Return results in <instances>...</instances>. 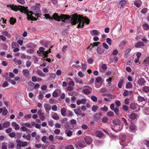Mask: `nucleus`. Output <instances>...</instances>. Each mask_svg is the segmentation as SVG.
I'll list each match as a JSON object with an SVG mask.
<instances>
[{
	"label": "nucleus",
	"mask_w": 149,
	"mask_h": 149,
	"mask_svg": "<svg viewBox=\"0 0 149 149\" xmlns=\"http://www.w3.org/2000/svg\"><path fill=\"white\" fill-rule=\"evenodd\" d=\"M10 8L15 11H17V10H19L22 13H24V14H26L27 15V19L28 20L31 21H36L37 19L36 17H34L32 15H34L37 17H38V14H35L33 12L31 11H29L27 9V7H25L22 6H18V7L17 6H14V5L11 6H10Z\"/></svg>",
	"instance_id": "nucleus-1"
},
{
	"label": "nucleus",
	"mask_w": 149,
	"mask_h": 149,
	"mask_svg": "<svg viewBox=\"0 0 149 149\" xmlns=\"http://www.w3.org/2000/svg\"><path fill=\"white\" fill-rule=\"evenodd\" d=\"M44 15L46 19H53L54 20L57 21H59L61 20L63 22H65L66 20L70 18V17L68 15L61 14L60 15H59L57 13H55L53 14V18L50 17V15L49 14H45Z\"/></svg>",
	"instance_id": "nucleus-2"
},
{
	"label": "nucleus",
	"mask_w": 149,
	"mask_h": 149,
	"mask_svg": "<svg viewBox=\"0 0 149 149\" xmlns=\"http://www.w3.org/2000/svg\"><path fill=\"white\" fill-rule=\"evenodd\" d=\"M69 16L70 18L67 20L70 19L71 23L72 25L76 24L79 23L77 27L78 28L81 27V24L83 19V17L81 15H78L77 14L75 13L72 15L71 17L70 16Z\"/></svg>",
	"instance_id": "nucleus-3"
},
{
	"label": "nucleus",
	"mask_w": 149,
	"mask_h": 149,
	"mask_svg": "<svg viewBox=\"0 0 149 149\" xmlns=\"http://www.w3.org/2000/svg\"><path fill=\"white\" fill-rule=\"evenodd\" d=\"M127 117H129V120L132 121V120L135 119L137 118V115L134 113H131L127 115Z\"/></svg>",
	"instance_id": "nucleus-4"
},
{
	"label": "nucleus",
	"mask_w": 149,
	"mask_h": 149,
	"mask_svg": "<svg viewBox=\"0 0 149 149\" xmlns=\"http://www.w3.org/2000/svg\"><path fill=\"white\" fill-rule=\"evenodd\" d=\"M84 140L86 143L88 144H90L93 141L92 138L89 136H86Z\"/></svg>",
	"instance_id": "nucleus-5"
},
{
	"label": "nucleus",
	"mask_w": 149,
	"mask_h": 149,
	"mask_svg": "<svg viewBox=\"0 0 149 149\" xmlns=\"http://www.w3.org/2000/svg\"><path fill=\"white\" fill-rule=\"evenodd\" d=\"M127 3V1L125 0H122L120 1L119 3L118 7L120 8H123V6L125 5Z\"/></svg>",
	"instance_id": "nucleus-6"
},
{
	"label": "nucleus",
	"mask_w": 149,
	"mask_h": 149,
	"mask_svg": "<svg viewBox=\"0 0 149 149\" xmlns=\"http://www.w3.org/2000/svg\"><path fill=\"white\" fill-rule=\"evenodd\" d=\"M104 49L100 46H98L97 49V52L99 54H101L104 52Z\"/></svg>",
	"instance_id": "nucleus-7"
},
{
	"label": "nucleus",
	"mask_w": 149,
	"mask_h": 149,
	"mask_svg": "<svg viewBox=\"0 0 149 149\" xmlns=\"http://www.w3.org/2000/svg\"><path fill=\"white\" fill-rule=\"evenodd\" d=\"M138 84L140 85H143L146 83V81L144 79L140 78L138 81Z\"/></svg>",
	"instance_id": "nucleus-8"
},
{
	"label": "nucleus",
	"mask_w": 149,
	"mask_h": 149,
	"mask_svg": "<svg viewBox=\"0 0 149 149\" xmlns=\"http://www.w3.org/2000/svg\"><path fill=\"white\" fill-rule=\"evenodd\" d=\"M95 134L99 138L102 137L104 136V133H103L100 131L97 130L95 132Z\"/></svg>",
	"instance_id": "nucleus-9"
},
{
	"label": "nucleus",
	"mask_w": 149,
	"mask_h": 149,
	"mask_svg": "<svg viewBox=\"0 0 149 149\" xmlns=\"http://www.w3.org/2000/svg\"><path fill=\"white\" fill-rule=\"evenodd\" d=\"M144 44L143 42H139L135 43V46L136 47L138 48L141 46H144Z\"/></svg>",
	"instance_id": "nucleus-10"
},
{
	"label": "nucleus",
	"mask_w": 149,
	"mask_h": 149,
	"mask_svg": "<svg viewBox=\"0 0 149 149\" xmlns=\"http://www.w3.org/2000/svg\"><path fill=\"white\" fill-rule=\"evenodd\" d=\"M113 123L116 125H119L120 124V120L117 118L115 119L112 120Z\"/></svg>",
	"instance_id": "nucleus-11"
},
{
	"label": "nucleus",
	"mask_w": 149,
	"mask_h": 149,
	"mask_svg": "<svg viewBox=\"0 0 149 149\" xmlns=\"http://www.w3.org/2000/svg\"><path fill=\"white\" fill-rule=\"evenodd\" d=\"M12 125L13 127H15V130H18L19 128V125L16 122H13L12 123Z\"/></svg>",
	"instance_id": "nucleus-12"
},
{
	"label": "nucleus",
	"mask_w": 149,
	"mask_h": 149,
	"mask_svg": "<svg viewBox=\"0 0 149 149\" xmlns=\"http://www.w3.org/2000/svg\"><path fill=\"white\" fill-rule=\"evenodd\" d=\"M64 126L65 128L66 129H70L72 130L74 127V126H71V124H70L68 123H67L64 124Z\"/></svg>",
	"instance_id": "nucleus-13"
},
{
	"label": "nucleus",
	"mask_w": 149,
	"mask_h": 149,
	"mask_svg": "<svg viewBox=\"0 0 149 149\" xmlns=\"http://www.w3.org/2000/svg\"><path fill=\"white\" fill-rule=\"evenodd\" d=\"M142 90L146 93L148 94L149 93V87L144 86L142 87Z\"/></svg>",
	"instance_id": "nucleus-14"
},
{
	"label": "nucleus",
	"mask_w": 149,
	"mask_h": 149,
	"mask_svg": "<svg viewBox=\"0 0 149 149\" xmlns=\"http://www.w3.org/2000/svg\"><path fill=\"white\" fill-rule=\"evenodd\" d=\"M92 91V90H90L88 89H84L82 90V92L85 95H88L91 92L90 91Z\"/></svg>",
	"instance_id": "nucleus-15"
},
{
	"label": "nucleus",
	"mask_w": 149,
	"mask_h": 149,
	"mask_svg": "<svg viewBox=\"0 0 149 149\" xmlns=\"http://www.w3.org/2000/svg\"><path fill=\"white\" fill-rule=\"evenodd\" d=\"M138 105L134 103H131L130 104V108L132 110L135 109L137 107Z\"/></svg>",
	"instance_id": "nucleus-16"
},
{
	"label": "nucleus",
	"mask_w": 149,
	"mask_h": 149,
	"mask_svg": "<svg viewBox=\"0 0 149 149\" xmlns=\"http://www.w3.org/2000/svg\"><path fill=\"white\" fill-rule=\"evenodd\" d=\"M65 134L68 137L71 136L72 134V132L70 130H66L65 132Z\"/></svg>",
	"instance_id": "nucleus-17"
},
{
	"label": "nucleus",
	"mask_w": 149,
	"mask_h": 149,
	"mask_svg": "<svg viewBox=\"0 0 149 149\" xmlns=\"http://www.w3.org/2000/svg\"><path fill=\"white\" fill-rule=\"evenodd\" d=\"M90 32L91 34L92 35H94V36H97L99 34V33L97 30L94 29Z\"/></svg>",
	"instance_id": "nucleus-18"
},
{
	"label": "nucleus",
	"mask_w": 149,
	"mask_h": 149,
	"mask_svg": "<svg viewBox=\"0 0 149 149\" xmlns=\"http://www.w3.org/2000/svg\"><path fill=\"white\" fill-rule=\"evenodd\" d=\"M23 74L26 77H28L29 74V72L28 69H24L22 70Z\"/></svg>",
	"instance_id": "nucleus-19"
},
{
	"label": "nucleus",
	"mask_w": 149,
	"mask_h": 149,
	"mask_svg": "<svg viewBox=\"0 0 149 149\" xmlns=\"http://www.w3.org/2000/svg\"><path fill=\"white\" fill-rule=\"evenodd\" d=\"M44 106L46 111H49L51 109V106L48 104H45Z\"/></svg>",
	"instance_id": "nucleus-20"
},
{
	"label": "nucleus",
	"mask_w": 149,
	"mask_h": 149,
	"mask_svg": "<svg viewBox=\"0 0 149 149\" xmlns=\"http://www.w3.org/2000/svg\"><path fill=\"white\" fill-rule=\"evenodd\" d=\"M52 118L55 120H58L60 118L59 116L56 113H54L52 115Z\"/></svg>",
	"instance_id": "nucleus-21"
},
{
	"label": "nucleus",
	"mask_w": 149,
	"mask_h": 149,
	"mask_svg": "<svg viewBox=\"0 0 149 149\" xmlns=\"http://www.w3.org/2000/svg\"><path fill=\"white\" fill-rule=\"evenodd\" d=\"M124 82V79H120L118 84V87L120 88H121L122 87V85Z\"/></svg>",
	"instance_id": "nucleus-22"
},
{
	"label": "nucleus",
	"mask_w": 149,
	"mask_h": 149,
	"mask_svg": "<svg viewBox=\"0 0 149 149\" xmlns=\"http://www.w3.org/2000/svg\"><path fill=\"white\" fill-rule=\"evenodd\" d=\"M2 34L6 36L8 38H10L11 37L10 35L8 33L7 31H3L2 33Z\"/></svg>",
	"instance_id": "nucleus-23"
},
{
	"label": "nucleus",
	"mask_w": 149,
	"mask_h": 149,
	"mask_svg": "<svg viewBox=\"0 0 149 149\" xmlns=\"http://www.w3.org/2000/svg\"><path fill=\"white\" fill-rule=\"evenodd\" d=\"M38 74L41 77H45V74L43 73L40 70L37 71Z\"/></svg>",
	"instance_id": "nucleus-24"
},
{
	"label": "nucleus",
	"mask_w": 149,
	"mask_h": 149,
	"mask_svg": "<svg viewBox=\"0 0 149 149\" xmlns=\"http://www.w3.org/2000/svg\"><path fill=\"white\" fill-rule=\"evenodd\" d=\"M138 100L139 101V102H142L145 101V99L143 97L139 95L138 97Z\"/></svg>",
	"instance_id": "nucleus-25"
},
{
	"label": "nucleus",
	"mask_w": 149,
	"mask_h": 149,
	"mask_svg": "<svg viewBox=\"0 0 149 149\" xmlns=\"http://www.w3.org/2000/svg\"><path fill=\"white\" fill-rule=\"evenodd\" d=\"M113 111L115 112V114L116 115H118L119 112V108L118 107H116L113 110Z\"/></svg>",
	"instance_id": "nucleus-26"
},
{
	"label": "nucleus",
	"mask_w": 149,
	"mask_h": 149,
	"mask_svg": "<svg viewBox=\"0 0 149 149\" xmlns=\"http://www.w3.org/2000/svg\"><path fill=\"white\" fill-rule=\"evenodd\" d=\"M132 85L131 82H129L127 83L125 86V87L126 88H132Z\"/></svg>",
	"instance_id": "nucleus-27"
},
{
	"label": "nucleus",
	"mask_w": 149,
	"mask_h": 149,
	"mask_svg": "<svg viewBox=\"0 0 149 149\" xmlns=\"http://www.w3.org/2000/svg\"><path fill=\"white\" fill-rule=\"evenodd\" d=\"M10 22L11 24H14L16 22V19L15 18L13 17L10 18Z\"/></svg>",
	"instance_id": "nucleus-28"
},
{
	"label": "nucleus",
	"mask_w": 149,
	"mask_h": 149,
	"mask_svg": "<svg viewBox=\"0 0 149 149\" xmlns=\"http://www.w3.org/2000/svg\"><path fill=\"white\" fill-rule=\"evenodd\" d=\"M10 125V123L9 122H6L4 123L3 124V127L4 128H6L9 127Z\"/></svg>",
	"instance_id": "nucleus-29"
},
{
	"label": "nucleus",
	"mask_w": 149,
	"mask_h": 149,
	"mask_svg": "<svg viewBox=\"0 0 149 149\" xmlns=\"http://www.w3.org/2000/svg\"><path fill=\"white\" fill-rule=\"evenodd\" d=\"M143 29L145 30H147L149 29V25L147 24H145L142 25Z\"/></svg>",
	"instance_id": "nucleus-30"
},
{
	"label": "nucleus",
	"mask_w": 149,
	"mask_h": 149,
	"mask_svg": "<svg viewBox=\"0 0 149 149\" xmlns=\"http://www.w3.org/2000/svg\"><path fill=\"white\" fill-rule=\"evenodd\" d=\"M135 126L134 124H132L129 126L130 130V131L133 132L135 129Z\"/></svg>",
	"instance_id": "nucleus-31"
},
{
	"label": "nucleus",
	"mask_w": 149,
	"mask_h": 149,
	"mask_svg": "<svg viewBox=\"0 0 149 149\" xmlns=\"http://www.w3.org/2000/svg\"><path fill=\"white\" fill-rule=\"evenodd\" d=\"M66 109L65 108H63L61 109V115L63 116H65V113L66 112Z\"/></svg>",
	"instance_id": "nucleus-32"
},
{
	"label": "nucleus",
	"mask_w": 149,
	"mask_h": 149,
	"mask_svg": "<svg viewBox=\"0 0 149 149\" xmlns=\"http://www.w3.org/2000/svg\"><path fill=\"white\" fill-rule=\"evenodd\" d=\"M74 113L80 115V114L81 112V110L79 109H74Z\"/></svg>",
	"instance_id": "nucleus-33"
},
{
	"label": "nucleus",
	"mask_w": 149,
	"mask_h": 149,
	"mask_svg": "<svg viewBox=\"0 0 149 149\" xmlns=\"http://www.w3.org/2000/svg\"><path fill=\"white\" fill-rule=\"evenodd\" d=\"M120 139L122 142H124L125 140L126 136L124 135H121L120 136Z\"/></svg>",
	"instance_id": "nucleus-34"
},
{
	"label": "nucleus",
	"mask_w": 149,
	"mask_h": 149,
	"mask_svg": "<svg viewBox=\"0 0 149 149\" xmlns=\"http://www.w3.org/2000/svg\"><path fill=\"white\" fill-rule=\"evenodd\" d=\"M112 78L111 77H109L108 79H107L106 80L107 82H108V85L109 86H110L111 84V82L112 81Z\"/></svg>",
	"instance_id": "nucleus-35"
},
{
	"label": "nucleus",
	"mask_w": 149,
	"mask_h": 149,
	"mask_svg": "<svg viewBox=\"0 0 149 149\" xmlns=\"http://www.w3.org/2000/svg\"><path fill=\"white\" fill-rule=\"evenodd\" d=\"M98 108L97 106L93 105L92 108V110L94 112H95Z\"/></svg>",
	"instance_id": "nucleus-36"
},
{
	"label": "nucleus",
	"mask_w": 149,
	"mask_h": 149,
	"mask_svg": "<svg viewBox=\"0 0 149 149\" xmlns=\"http://www.w3.org/2000/svg\"><path fill=\"white\" fill-rule=\"evenodd\" d=\"M7 143H2V149H8L7 147Z\"/></svg>",
	"instance_id": "nucleus-37"
},
{
	"label": "nucleus",
	"mask_w": 149,
	"mask_h": 149,
	"mask_svg": "<svg viewBox=\"0 0 149 149\" xmlns=\"http://www.w3.org/2000/svg\"><path fill=\"white\" fill-rule=\"evenodd\" d=\"M68 93L69 95L73 96H74L73 95H76L75 94H77V93L75 91H72L69 92Z\"/></svg>",
	"instance_id": "nucleus-38"
},
{
	"label": "nucleus",
	"mask_w": 149,
	"mask_h": 149,
	"mask_svg": "<svg viewBox=\"0 0 149 149\" xmlns=\"http://www.w3.org/2000/svg\"><path fill=\"white\" fill-rule=\"evenodd\" d=\"M56 75L54 73H52L50 76L49 79L51 80H54L56 77Z\"/></svg>",
	"instance_id": "nucleus-39"
},
{
	"label": "nucleus",
	"mask_w": 149,
	"mask_h": 149,
	"mask_svg": "<svg viewBox=\"0 0 149 149\" xmlns=\"http://www.w3.org/2000/svg\"><path fill=\"white\" fill-rule=\"evenodd\" d=\"M108 109V108L105 105H104V107L100 108L101 110L102 111L105 112L107 111Z\"/></svg>",
	"instance_id": "nucleus-40"
},
{
	"label": "nucleus",
	"mask_w": 149,
	"mask_h": 149,
	"mask_svg": "<svg viewBox=\"0 0 149 149\" xmlns=\"http://www.w3.org/2000/svg\"><path fill=\"white\" fill-rule=\"evenodd\" d=\"M91 99L94 102H96L97 101V97L94 95L92 96L91 97Z\"/></svg>",
	"instance_id": "nucleus-41"
},
{
	"label": "nucleus",
	"mask_w": 149,
	"mask_h": 149,
	"mask_svg": "<svg viewBox=\"0 0 149 149\" xmlns=\"http://www.w3.org/2000/svg\"><path fill=\"white\" fill-rule=\"evenodd\" d=\"M114 115L113 112L112 111H110L108 112L107 113V115L109 117L113 116Z\"/></svg>",
	"instance_id": "nucleus-42"
},
{
	"label": "nucleus",
	"mask_w": 149,
	"mask_h": 149,
	"mask_svg": "<svg viewBox=\"0 0 149 149\" xmlns=\"http://www.w3.org/2000/svg\"><path fill=\"white\" fill-rule=\"evenodd\" d=\"M143 143L144 144L149 147V140H146L143 141Z\"/></svg>",
	"instance_id": "nucleus-43"
},
{
	"label": "nucleus",
	"mask_w": 149,
	"mask_h": 149,
	"mask_svg": "<svg viewBox=\"0 0 149 149\" xmlns=\"http://www.w3.org/2000/svg\"><path fill=\"white\" fill-rule=\"evenodd\" d=\"M75 81L77 83H79V84H82L83 83V81L81 80L79 81L77 77H75L74 78Z\"/></svg>",
	"instance_id": "nucleus-44"
},
{
	"label": "nucleus",
	"mask_w": 149,
	"mask_h": 149,
	"mask_svg": "<svg viewBox=\"0 0 149 149\" xmlns=\"http://www.w3.org/2000/svg\"><path fill=\"white\" fill-rule=\"evenodd\" d=\"M71 126H74L73 125H75L77 124V122L75 120L72 119L71 120Z\"/></svg>",
	"instance_id": "nucleus-45"
},
{
	"label": "nucleus",
	"mask_w": 149,
	"mask_h": 149,
	"mask_svg": "<svg viewBox=\"0 0 149 149\" xmlns=\"http://www.w3.org/2000/svg\"><path fill=\"white\" fill-rule=\"evenodd\" d=\"M115 104L117 106V107H120L121 104V103L120 101L118 100H116L115 102Z\"/></svg>",
	"instance_id": "nucleus-46"
},
{
	"label": "nucleus",
	"mask_w": 149,
	"mask_h": 149,
	"mask_svg": "<svg viewBox=\"0 0 149 149\" xmlns=\"http://www.w3.org/2000/svg\"><path fill=\"white\" fill-rule=\"evenodd\" d=\"M44 113H43L39 115V117L40 119L42 120H43L45 118L44 116Z\"/></svg>",
	"instance_id": "nucleus-47"
},
{
	"label": "nucleus",
	"mask_w": 149,
	"mask_h": 149,
	"mask_svg": "<svg viewBox=\"0 0 149 149\" xmlns=\"http://www.w3.org/2000/svg\"><path fill=\"white\" fill-rule=\"evenodd\" d=\"M55 138L56 139L59 140H63V138L61 136H55Z\"/></svg>",
	"instance_id": "nucleus-48"
},
{
	"label": "nucleus",
	"mask_w": 149,
	"mask_h": 149,
	"mask_svg": "<svg viewBox=\"0 0 149 149\" xmlns=\"http://www.w3.org/2000/svg\"><path fill=\"white\" fill-rule=\"evenodd\" d=\"M79 145L80 147L82 148H84L85 146V143L83 141H82L80 142V144H79Z\"/></svg>",
	"instance_id": "nucleus-49"
},
{
	"label": "nucleus",
	"mask_w": 149,
	"mask_h": 149,
	"mask_svg": "<svg viewBox=\"0 0 149 149\" xmlns=\"http://www.w3.org/2000/svg\"><path fill=\"white\" fill-rule=\"evenodd\" d=\"M123 109L124 111H127L128 110L129 108L128 106L124 105L123 106Z\"/></svg>",
	"instance_id": "nucleus-50"
},
{
	"label": "nucleus",
	"mask_w": 149,
	"mask_h": 149,
	"mask_svg": "<svg viewBox=\"0 0 149 149\" xmlns=\"http://www.w3.org/2000/svg\"><path fill=\"white\" fill-rule=\"evenodd\" d=\"M49 53L48 51L47 50L44 52L43 54V55L45 56L44 58L47 57L48 56L47 55Z\"/></svg>",
	"instance_id": "nucleus-51"
},
{
	"label": "nucleus",
	"mask_w": 149,
	"mask_h": 149,
	"mask_svg": "<svg viewBox=\"0 0 149 149\" xmlns=\"http://www.w3.org/2000/svg\"><path fill=\"white\" fill-rule=\"evenodd\" d=\"M9 136L11 137H15L16 136V134L14 132H13L9 134Z\"/></svg>",
	"instance_id": "nucleus-52"
},
{
	"label": "nucleus",
	"mask_w": 149,
	"mask_h": 149,
	"mask_svg": "<svg viewBox=\"0 0 149 149\" xmlns=\"http://www.w3.org/2000/svg\"><path fill=\"white\" fill-rule=\"evenodd\" d=\"M102 122L104 123H106L107 122L108 119L107 117H105L102 119Z\"/></svg>",
	"instance_id": "nucleus-53"
},
{
	"label": "nucleus",
	"mask_w": 149,
	"mask_h": 149,
	"mask_svg": "<svg viewBox=\"0 0 149 149\" xmlns=\"http://www.w3.org/2000/svg\"><path fill=\"white\" fill-rule=\"evenodd\" d=\"M129 93L128 91L127 90H125L124 92L123 93V95L124 96H126L129 95Z\"/></svg>",
	"instance_id": "nucleus-54"
},
{
	"label": "nucleus",
	"mask_w": 149,
	"mask_h": 149,
	"mask_svg": "<svg viewBox=\"0 0 149 149\" xmlns=\"http://www.w3.org/2000/svg\"><path fill=\"white\" fill-rule=\"evenodd\" d=\"M67 119L66 118H63L61 120V123L62 124L66 123H67Z\"/></svg>",
	"instance_id": "nucleus-55"
},
{
	"label": "nucleus",
	"mask_w": 149,
	"mask_h": 149,
	"mask_svg": "<svg viewBox=\"0 0 149 149\" xmlns=\"http://www.w3.org/2000/svg\"><path fill=\"white\" fill-rule=\"evenodd\" d=\"M65 149H74V148L72 145H69L66 147Z\"/></svg>",
	"instance_id": "nucleus-56"
},
{
	"label": "nucleus",
	"mask_w": 149,
	"mask_h": 149,
	"mask_svg": "<svg viewBox=\"0 0 149 149\" xmlns=\"http://www.w3.org/2000/svg\"><path fill=\"white\" fill-rule=\"evenodd\" d=\"M9 85V84L7 81H5L3 83L2 86L3 88H5Z\"/></svg>",
	"instance_id": "nucleus-57"
},
{
	"label": "nucleus",
	"mask_w": 149,
	"mask_h": 149,
	"mask_svg": "<svg viewBox=\"0 0 149 149\" xmlns=\"http://www.w3.org/2000/svg\"><path fill=\"white\" fill-rule=\"evenodd\" d=\"M54 132L56 134H58L60 132V130L59 129H56L54 131Z\"/></svg>",
	"instance_id": "nucleus-58"
},
{
	"label": "nucleus",
	"mask_w": 149,
	"mask_h": 149,
	"mask_svg": "<svg viewBox=\"0 0 149 149\" xmlns=\"http://www.w3.org/2000/svg\"><path fill=\"white\" fill-rule=\"evenodd\" d=\"M101 115V113H97L96 114L95 116V117L96 120H98L99 119V117Z\"/></svg>",
	"instance_id": "nucleus-59"
},
{
	"label": "nucleus",
	"mask_w": 149,
	"mask_h": 149,
	"mask_svg": "<svg viewBox=\"0 0 149 149\" xmlns=\"http://www.w3.org/2000/svg\"><path fill=\"white\" fill-rule=\"evenodd\" d=\"M141 12L143 14H145L147 12V10L146 8H143L141 10Z\"/></svg>",
	"instance_id": "nucleus-60"
},
{
	"label": "nucleus",
	"mask_w": 149,
	"mask_h": 149,
	"mask_svg": "<svg viewBox=\"0 0 149 149\" xmlns=\"http://www.w3.org/2000/svg\"><path fill=\"white\" fill-rule=\"evenodd\" d=\"M55 91H54L52 94V96L54 97H56L58 96V93Z\"/></svg>",
	"instance_id": "nucleus-61"
},
{
	"label": "nucleus",
	"mask_w": 149,
	"mask_h": 149,
	"mask_svg": "<svg viewBox=\"0 0 149 149\" xmlns=\"http://www.w3.org/2000/svg\"><path fill=\"white\" fill-rule=\"evenodd\" d=\"M107 42L109 45H111V40L110 38H108L106 39Z\"/></svg>",
	"instance_id": "nucleus-62"
},
{
	"label": "nucleus",
	"mask_w": 149,
	"mask_h": 149,
	"mask_svg": "<svg viewBox=\"0 0 149 149\" xmlns=\"http://www.w3.org/2000/svg\"><path fill=\"white\" fill-rule=\"evenodd\" d=\"M8 111L7 109H5L2 111V114L3 116L6 115L8 113Z\"/></svg>",
	"instance_id": "nucleus-63"
},
{
	"label": "nucleus",
	"mask_w": 149,
	"mask_h": 149,
	"mask_svg": "<svg viewBox=\"0 0 149 149\" xmlns=\"http://www.w3.org/2000/svg\"><path fill=\"white\" fill-rule=\"evenodd\" d=\"M130 99L129 98H126L125 100L124 103L126 105H128L129 103Z\"/></svg>",
	"instance_id": "nucleus-64"
}]
</instances>
